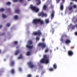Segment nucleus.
I'll list each match as a JSON object with an SVG mask.
<instances>
[{
	"label": "nucleus",
	"mask_w": 77,
	"mask_h": 77,
	"mask_svg": "<svg viewBox=\"0 0 77 77\" xmlns=\"http://www.w3.org/2000/svg\"><path fill=\"white\" fill-rule=\"evenodd\" d=\"M68 9L69 11H71V10H72V7H70Z\"/></svg>",
	"instance_id": "nucleus-29"
},
{
	"label": "nucleus",
	"mask_w": 77,
	"mask_h": 77,
	"mask_svg": "<svg viewBox=\"0 0 77 77\" xmlns=\"http://www.w3.org/2000/svg\"><path fill=\"white\" fill-rule=\"evenodd\" d=\"M60 9L61 11H62L63 9V4L62 3H60Z\"/></svg>",
	"instance_id": "nucleus-15"
},
{
	"label": "nucleus",
	"mask_w": 77,
	"mask_h": 77,
	"mask_svg": "<svg viewBox=\"0 0 77 77\" xmlns=\"http://www.w3.org/2000/svg\"><path fill=\"white\" fill-rule=\"evenodd\" d=\"M41 4V1H38V2L37 3L36 5H39Z\"/></svg>",
	"instance_id": "nucleus-32"
},
{
	"label": "nucleus",
	"mask_w": 77,
	"mask_h": 77,
	"mask_svg": "<svg viewBox=\"0 0 77 77\" xmlns=\"http://www.w3.org/2000/svg\"><path fill=\"white\" fill-rule=\"evenodd\" d=\"M73 7L74 8H77V6L75 5H73Z\"/></svg>",
	"instance_id": "nucleus-37"
},
{
	"label": "nucleus",
	"mask_w": 77,
	"mask_h": 77,
	"mask_svg": "<svg viewBox=\"0 0 77 77\" xmlns=\"http://www.w3.org/2000/svg\"><path fill=\"white\" fill-rule=\"evenodd\" d=\"M42 41H43V42H44V41H45V38H43L42 39Z\"/></svg>",
	"instance_id": "nucleus-42"
},
{
	"label": "nucleus",
	"mask_w": 77,
	"mask_h": 77,
	"mask_svg": "<svg viewBox=\"0 0 77 77\" xmlns=\"http://www.w3.org/2000/svg\"><path fill=\"white\" fill-rule=\"evenodd\" d=\"M45 22L46 23H49V20H48V19H46L45 20Z\"/></svg>",
	"instance_id": "nucleus-30"
},
{
	"label": "nucleus",
	"mask_w": 77,
	"mask_h": 77,
	"mask_svg": "<svg viewBox=\"0 0 77 77\" xmlns=\"http://www.w3.org/2000/svg\"><path fill=\"white\" fill-rule=\"evenodd\" d=\"M38 15L40 17H46L47 16V15L46 14H44V12H41L39 13L38 14Z\"/></svg>",
	"instance_id": "nucleus-5"
},
{
	"label": "nucleus",
	"mask_w": 77,
	"mask_h": 77,
	"mask_svg": "<svg viewBox=\"0 0 77 77\" xmlns=\"http://www.w3.org/2000/svg\"><path fill=\"white\" fill-rule=\"evenodd\" d=\"M75 27V25L73 26L72 27V29H74Z\"/></svg>",
	"instance_id": "nucleus-39"
},
{
	"label": "nucleus",
	"mask_w": 77,
	"mask_h": 77,
	"mask_svg": "<svg viewBox=\"0 0 77 77\" xmlns=\"http://www.w3.org/2000/svg\"><path fill=\"white\" fill-rule=\"evenodd\" d=\"M6 60V59H4V61H5Z\"/></svg>",
	"instance_id": "nucleus-54"
},
{
	"label": "nucleus",
	"mask_w": 77,
	"mask_h": 77,
	"mask_svg": "<svg viewBox=\"0 0 77 77\" xmlns=\"http://www.w3.org/2000/svg\"><path fill=\"white\" fill-rule=\"evenodd\" d=\"M75 27H76V28H77V24H76L75 25Z\"/></svg>",
	"instance_id": "nucleus-47"
},
{
	"label": "nucleus",
	"mask_w": 77,
	"mask_h": 77,
	"mask_svg": "<svg viewBox=\"0 0 77 77\" xmlns=\"http://www.w3.org/2000/svg\"><path fill=\"white\" fill-rule=\"evenodd\" d=\"M50 52H52V51L51 50H50Z\"/></svg>",
	"instance_id": "nucleus-52"
},
{
	"label": "nucleus",
	"mask_w": 77,
	"mask_h": 77,
	"mask_svg": "<svg viewBox=\"0 0 77 77\" xmlns=\"http://www.w3.org/2000/svg\"><path fill=\"white\" fill-rule=\"evenodd\" d=\"M36 41H39V37H37L36 38Z\"/></svg>",
	"instance_id": "nucleus-33"
},
{
	"label": "nucleus",
	"mask_w": 77,
	"mask_h": 77,
	"mask_svg": "<svg viewBox=\"0 0 77 77\" xmlns=\"http://www.w3.org/2000/svg\"><path fill=\"white\" fill-rule=\"evenodd\" d=\"M49 71H52L54 70V69L52 68H50L49 69Z\"/></svg>",
	"instance_id": "nucleus-27"
},
{
	"label": "nucleus",
	"mask_w": 77,
	"mask_h": 77,
	"mask_svg": "<svg viewBox=\"0 0 77 77\" xmlns=\"http://www.w3.org/2000/svg\"><path fill=\"white\" fill-rule=\"evenodd\" d=\"M22 58H23V55H22V54H20L18 57L17 59H22Z\"/></svg>",
	"instance_id": "nucleus-16"
},
{
	"label": "nucleus",
	"mask_w": 77,
	"mask_h": 77,
	"mask_svg": "<svg viewBox=\"0 0 77 77\" xmlns=\"http://www.w3.org/2000/svg\"><path fill=\"white\" fill-rule=\"evenodd\" d=\"M70 4H71V5H72V2H71L70 3Z\"/></svg>",
	"instance_id": "nucleus-53"
},
{
	"label": "nucleus",
	"mask_w": 77,
	"mask_h": 77,
	"mask_svg": "<svg viewBox=\"0 0 77 77\" xmlns=\"http://www.w3.org/2000/svg\"><path fill=\"white\" fill-rule=\"evenodd\" d=\"M49 62V58L47 55H45L43 56V58L41 60L40 63H48Z\"/></svg>",
	"instance_id": "nucleus-1"
},
{
	"label": "nucleus",
	"mask_w": 77,
	"mask_h": 77,
	"mask_svg": "<svg viewBox=\"0 0 77 77\" xmlns=\"http://www.w3.org/2000/svg\"><path fill=\"white\" fill-rule=\"evenodd\" d=\"M19 71H22V69H21V68L19 67L18 69Z\"/></svg>",
	"instance_id": "nucleus-36"
},
{
	"label": "nucleus",
	"mask_w": 77,
	"mask_h": 77,
	"mask_svg": "<svg viewBox=\"0 0 77 77\" xmlns=\"http://www.w3.org/2000/svg\"><path fill=\"white\" fill-rule=\"evenodd\" d=\"M20 10L18 9L16 10L15 11V13H17V14H19V13H20Z\"/></svg>",
	"instance_id": "nucleus-17"
},
{
	"label": "nucleus",
	"mask_w": 77,
	"mask_h": 77,
	"mask_svg": "<svg viewBox=\"0 0 77 77\" xmlns=\"http://www.w3.org/2000/svg\"><path fill=\"white\" fill-rule=\"evenodd\" d=\"M32 75H31L29 74H28L27 75V77H31Z\"/></svg>",
	"instance_id": "nucleus-35"
},
{
	"label": "nucleus",
	"mask_w": 77,
	"mask_h": 77,
	"mask_svg": "<svg viewBox=\"0 0 77 77\" xmlns=\"http://www.w3.org/2000/svg\"><path fill=\"white\" fill-rule=\"evenodd\" d=\"M62 1H63V2H64V1H65V0H62Z\"/></svg>",
	"instance_id": "nucleus-55"
},
{
	"label": "nucleus",
	"mask_w": 77,
	"mask_h": 77,
	"mask_svg": "<svg viewBox=\"0 0 77 77\" xmlns=\"http://www.w3.org/2000/svg\"><path fill=\"white\" fill-rule=\"evenodd\" d=\"M54 11L53 10L52 14H51V19H53L54 18Z\"/></svg>",
	"instance_id": "nucleus-13"
},
{
	"label": "nucleus",
	"mask_w": 77,
	"mask_h": 77,
	"mask_svg": "<svg viewBox=\"0 0 77 77\" xmlns=\"http://www.w3.org/2000/svg\"><path fill=\"white\" fill-rule=\"evenodd\" d=\"M11 4V2H7L6 3V5H10Z\"/></svg>",
	"instance_id": "nucleus-23"
},
{
	"label": "nucleus",
	"mask_w": 77,
	"mask_h": 77,
	"mask_svg": "<svg viewBox=\"0 0 77 77\" xmlns=\"http://www.w3.org/2000/svg\"><path fill=\"white\" fill-rule=\"evenodd\" d=\"M11 74H14L15 73V70L14 69H12L11 70Z\"/></svg>",
	"instance_id": "nucleus-18"
},
{
	"label": "nucleus",
	"mask_w": 77,
	"mask_h": 77,
	"mask_svg": "<svg viewBox=\"0 0 77 77\" xmlns=\"http://www.w3.org/2000/svg\"><path fill=\"white\" fill-rule=\"evenodd\" d=\"M27 64L30 68H33L35 66V65L33 64V63L32 61L28 62Z\"/></svg>",
	"instance_id": "nucleus-4"
},
{
	"label": "nucleus",
	"mask_w": 77,
	"mask_h": 77,
	"mask_svg": "<svg viewBox=\"0 0 77 77\" xmlns=\"http://www.w3.org/2000/svg\"><path fill=\"white\" fill-rule=\"evenodd\" d=\"M30 8L34 12H39V8L35 6H33L32 5H30Z\"/></svg>",
	"instance_id": "nucleus-3"
},
{
	"label": "nucleus",
	"mask_w": 77,
	"mask_h": 77,
	"mask_svg": "<svg viewBox=\"0 0 77 77\" xmlns=\"http://www.w3.org/2000/svg\"><path fill=\"white\" fill-rule=\"evenodd\" d=\"M5 34V33H4L2 34V35H4Z\"/></svg>",
	"instance_id": "nucleus-46"
},
{
	"label": "nucleus",
	"mask_w": 77,
	"mask_h": 77,
	"mask_svg": "<svg viewBox=\"0 0 77 77\" xmlns=\"http://www.w3.org/2000/svg\"><path fill=\"white\" fill-rule=\"evenodd\" d=\"M74 54V52L70 50L68 51V55L69 56H72Z\"/></svg>",
	"instance_id": "nucleus-8"
},
{
	"label": "nucleus",
	"mask_w": 77,
	"mask_h": 77,
	"mask_svg": "<svg viewBox=\"0 0 77 77\" xmlns=\"http://www.w3.org/2000/svg\"><path fill=\"white\" fill-rule=\"evenodd\" d=\"M1 53V50H0V53Z\"/></svg>",
	"instance_id": "nucleus-56"
},
{
	"label": "nucleus",
	"mask_w": 77,
	"mask_h": 77,
	"mask_svg": "<svg viewBox=\"0 0 77 77\" xmlns=\"http://www.w3.org/2000/svg\"><path fill=\"white\" fill-rule=\"evenodd\" d=\"M23 2V0H19V2H20V3H22Z\"/></svg>",
	"instance_id": "nucleus-38"
},
{
	"label": "nucleus",
	"mask_w": 77,
	"mask_h": 77,
	"mask_svg": "<svg viewBox=\"0 0 77 77\" xmlns=\"http://www.w3.org/2000/svg\"><path fill=\"white\" fill-rule=\"evenodd\" d=\"M38 46H41L43 48H45L46 47V45L45 44V43H40L38 44Z\"/></svg>",
	"instance_id": "nucleus-7"
},
{
	"label": "nucleus",
	"mask_w": 77,
	"mask_h": 77,
	"mask_svg": "<svg viewBox=\"0 0 77 77\" xmlns=\"http://www.w3.org/2000/svg\"><path fill=\"white\" fill-rule=\"evenodd\" d=\"M71 49L74 48V47H71Z\"/></svg>",
	"instance_id": "nucleus-49"
},
{
	"label": "nucleus",
	"mask_w": 77,
	"mask_h": 77,
	"mask_svg": "<svg viewBox=\"0 0 77 77\" xmlns=\"http://www.w3.org/2000/svg\"><path fill=\"white\" fill-rule=\"evenodd\" d=\"M2 17L3 18H5L6 17V16L4 14H2Z\"/></svg>",
	"instance_id": "nucleus-22"
},
{
	"label": "nucleus",
	"mask_w": 77,
	"mask_h": 77,
	"mask_svg": "<svg viewBox=\"0 0 77 77\" xmlns=\"http://www.w3.org/2000/svg\"><path fill=\"white\" fill-rule=\"evenodd\" d=\"M49 51V49L48 48H47L45 51V53H48V52Z\"/></svg>",
	"instance_id": "nucleus-26"
},
{
	"label": "nucleus",
	"mask_w": 77,
	"mask_h": 77,
	"mask_svg": "<svg viewBox=\"0 0 77 77\" xmlns=\"http://www.w3.org/2000/svg\"><path fill=\"white\" fill-rule=\"evenodd\" d=\"M18 48V47H16V49H17V48Z\"/></svg>",
	"instance_id": "nucleus-51"
},
{
	"label": "nucleus",
	"mask_w": 77,
	"mask_h": 77,
	"mask_svg": "<svg viewBox=\"0 0 77 77\" xmlns=\"http://www.w3.org/2000/svg\"><path fill=\"white\" fill-rule=\"evenodd\" d=\"M28 45H32V42L31 41H29L28 42Z\"/></svg>",
	"instance_id": "nucleus-19"
},
{
	"label": "nucleus",
	"mask_w": 77,
	"mask_h": 77,
	"mask_svg": "<svg viewBox=\"0 0 77 77\" xmlns=\"http://www.w3.org/2000/svg\"><path fill=\"white\" fill-rule=\"evenodd\" d=\"M28 0V1H30V0Z\"/></svg>",
	"instance_id": "nucleus-58"
},
{
	"label": "nucleus",
	"mask_w": 77,
	"mask_h": 77,
	"mask_svg": "<svg viewBox=\"0 0 77 77\" xmlns=\"http://www.w3.org/2000/svg\"><path fill=\"white\" fill-rule=\"evenodd\" d=\"M2 27V25H0V29H1Z\"/></svg>",
	"instance_id": "nucleus-43"
},
{
	"label": "nucleus",
	"mask_w": 77,
	"mask_h": 77,
	"mask_svg": "<svg viewBox=\"0 0 77 77\" xmlns=\"http://www.w3.org/2000/svg\"><path fill=\"white\" fill-rule=\"evenodd\" d=\"M53 67L54 69H56V68H57V66L56 65V64L55 63L53 65Z\"/></svg>",
	"instance_id": "nucleus-21"
},
{
	"label": "nucleus",
	"mask_w": 77,
	"mask_h": 77,
	"mask_svg": "<svg viewBox=\"0 0 77 77\" xmlns=\"http://www.w3.org/2000/svg\"><path fill=\"white\" fill-rule=\"evenodd\" d=\"M74 1H75V2H77V0H74Z\"/></svg>",
	"instance_id": "nucleus-50"
},
{
	"label": "nucleus",
	"mask_w": 77,
	"mask_h": 77,
	"mask_svg": "<svg viewBox=\"0 0 77 77\" xmlns=\"http://www.w3.org/2000/svg\"><path fill=\"white\" fill-rule=\"evenodd\" d=\"M20 50H17L15 52L14 54L15 55H17L18 54V53H20Z\"/></svg>",
	"instance_id": "nucleus-14"
},
{
	"label": "nucleus",
	"mask_w": 77,
	"mask_h": 77,
	"mask_svg": "<svg viewBox=\"0 0 77 77\" xmlns=\"http://www.w3.org/2000/svg\"><path fill=\"white\" fill-rule=\"evenodd\" d=\"M36 1H38V2L41 1V0H36Z\"/></svg>",
	"instance_id": "nucleus-48"
},
{
	"label": "nucleus",
	"mask_w": 77,
	"mask_h": 77,
	"mask_svg": "<svg viewBox=\"0 0 77 77\" xmlns=\"http://www.w3.org/2000/svg\"><path fill=\"white\" fill-rule=\"evenodd\" d=\"M18 16L17 15H15L14 16V18L15 20H17V19H18Z\"/></svg>",
	"instance_id": "nucleus-20"
},
{
	"label": "nucleus",
	"mask_w": 77,
	"mask_h": 77,
	"mask_svg": "<svg viewBox=\"0 0 77 77\" xmlns=\"http://www.w3.org/2000/svg\"><path fill=\"white\" fill-rule=\"evenodd\" d=\"M47 9V5H44L43 7V10H44V11H46Z\"/></svg>",
	"instance_id": "nucleus-12"
},
{
	"label": "nucleus",
	"mask_w": 77,
	"mask_h": 77,
	"mask_svg": "<svg viewBox=\"0 0 77 77\" xmlns=\"http://www.w3.org/2000/svg\"><path fill=\"white\" fill-rule=\"evenodd\" d=\"M60 0H56L57 3H59V2H60Z\"/></svg>",
	"instance_id": "nucleus-40"
},
{
	"label": "nucleus",
	"mask_w": 77,
	"mask_h": 77,
	"mask_svg": "<svg viewBox=\"0 0 77 77\" xmlns=\"http://www.w3.org/2000/svg\"><path fill=\"white\" fill-rule=\"evenodd\" d=\"M72 1H74V0H72Z\"/></svg>",
	"instance_id": "nucleus-57"
},
{
	"label": "nucleus",
	"mask_w": 77,
	"mask_h": 77,
	"mask_svg": "<svg viewBox=\"0 0 77 77\" xmlns=\"http://www.w3.org/2000/svg\"><path fill=\"white\" fill-rule=\"evenodd\" d=\"M10 65L11 66H13L15 64V61H12L10 63Z\"/></svg>",
	"instance_id": "nucleus-10"
},
{
	"label": "nucleus",
	"mask_w": 77,
	"mask_h": 77,
	"mask_svg": "<svg viewBox=\"0 0 77 77\" xmlns=\"http://www.w3.org/2000/svg\"><path fill=\"white\" fill-rule=\"evenodd\" d=\"M65 43L66 44H69L71 43V40L69 39H67L65 41Z\"/></svg>",
	"instance_id": "nucleus-11"
},
{
	"label": "nucleus",
	"mask_w": 77,
	"mask_h": 77,
	"mask_svg": "<svg viewBox=\"0 0 77 77\" xmlns=\"http://www.w3.org/2000/svg\"><path fill=\"white\" fill-rule=\"evenodd\" d=\"M37 23H39L41 25H42L44 24V21L40 19H35H35L33 20V21L32 23L33 24H36Z\"/></svg>",
	"instance_id": "nucleus-2"
},
{
	"label": "nucleus",
	"mask_w": 77,
	"mask_h": 77,
	"mask_svg": "<svg viewBox=\"0 0 77 77\" xmlns=\"http://www.w3.org/2000/svg\"><path fill=\"white\" fill-rule=\"evenodd\" d=\"M60 41L61 42H63V38L61 37L60 39Z\"/></svg>",
	"instance_id": "nucleus-34"
},
{
	"label": "nucleus",
	"mask_w": 77,
	"mask_h": 77,
	"mask_svg": "<svg viewBox=\"0 0 77 77\" xmlns=\"http://www.w3.org/2000/svg\"><path fill=\"white\" fill-rule=\"evenodd\" d=\"M14 44H15V45H17L18 44V41H15L14 42Z\"/></svg>",
	"instance_id": "nucleus-25"
},
{
	"label": "nucleus",
	"mask_w": 77,
	"mask_h": 77,
	"mask_svg": "<svg viewBox=\"0 0 77 77\" xmlns=\"http://www.w3.org/2000/svg\"><path fill=\"white\" fill-rule=\"evenodd\" d=\"M33 34L34 35H38V36H40V35H41L42 33H41L40 30H38L37 32H34L33 33Z\"/></svg>",
	"instance_id": "nucleus-6"
},
{
	"label": "nucleus",
	"mask_w": 77,
	"mask_h": 77,
	"mask_svg": "<svg viewBox=\"0 0 77 77\" xmlns=\"http://www.w3.org/2000/svg\"><path fill=\"white\" fill-rule=\"evenodd\" d=\"M6 26L7 27H9V26H11V24H10V23H8L6 24Z\"/></svg>",
	"instance_id": "nucleus-28"
},
{
	"label": "nucleus",
	"mask_w": 77,
	"mask_h": 77,
	"mask_svg": "<svg viewBox=\"0 0 77 77\" xmlns=\"http://www.w3.org/2000/svg\"><path fill=\"white\" fill-rule=\"evenodd\" d=\"M75 35H77V32H75Z\"/></svg>",
	"instance_id": "nucleus-44"
},
{
	"label": "nucleus",
	"mask_w": 77,
	"mask_h": 77,
	"mask_svg": "<svg viewBox=\"0 0 77 77\" xmlns=\"http://www.w3.org/2000/svg\"><path fill=\"white\" fill-rule=\"evenodd\" d=\"M5 11V9L4 8H2L0 9V11Z\"/></svg>",
	"instance_id": "nucleus-31"
},
{
	"label": "nucleus",
	"mask_w": 77,
	"mask_h": 77,
	"mask_svg": "<svg viewBox=\"0 0 77 77\" xmlns=\"http://www.w3.org/2000/svg\"><path fill=\"white\" fill-rule=\"evenodd\" d=\"M43 1H44V0H43Z\"/></svg>",
	"instance_id": "nucleus-59"
},
{
	"label": "nucleus",
	"mask_w": 77,
	"mask_h": 77,
	"mask_svg": "<svg viewBox=\"0 0 77 77\" xmlns=\"http://www.w3.org/2000/svg\"><path fill=\"white\" fill-rule=\"evenodd\" d=\"M26 55L27 56H29L30 55V52L29 51L27 52L26 53Z\"/></svg>",
	"instance_id": "nucleus-24"
},
{
	"label": "nucleus",
	"mask_w": 77,
	"mask_h": 77,
	"mask_svg": "<svg viewBox=\"0 0 77 77\" xmlns=\"http://www.w3.org/2000/svg\"><path fill=\"white\" fill-rule=\"evenodd\" d=\"M26 48H28L29 50H30L31 49H32L33 48V46L32 45L29 46L28 45H27L26 46Z\"/></svg>",
	"instance_id": "nucleus-9"
},
{
	"label": "nucleus",
	"mask_w": 77,
	"mask_h": 77,
	"mask_svg": "<svg viewBox=\"0 0 77 77\" xmlns=\"http://www.w3.org/2000/svg\"><path fill=\"white\" fill-rule=\"evenodd\" d=\"M77 18L76 19V20L75 21V22L77 23Z\"/></svg>",
	"instance_id": "nucleus-45"
},
{
	"label": "nucleus",
	"mask_w": 77,
	"mask_h": 77,
	"mask_svg": "<svg viewBox=\"0 0 77 77\" xmlns=\"http://www.w3.org/2000/svg\"><path fill=\"white\" fill-rule=\"evenodd\" d=\"M18 1V0H13L14 2H17Z\"/></svg>",
	"instance_id": "nucleus-41"
}]
</instances>
